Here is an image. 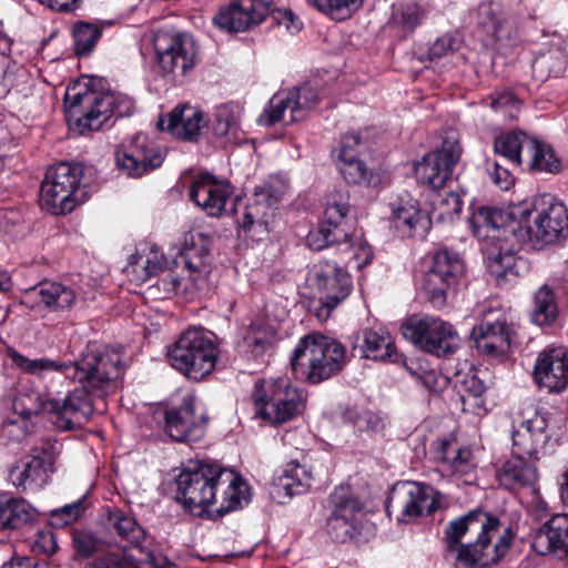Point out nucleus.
<instances>
[{"instance_id":"1","label":"nucleus","mask_w":568,"mask_h":568,"mask_svg":"<svg viewBox=\"0 0 568 568\" xmlns=\"http://www.w3.org/2000/svg\"><path fill=\"white\" fill-rule=\"evenodd\" d=\"M444 535L446 558L464 568H487L497 564L511 544L509 527L481 510L450 520Z\"/></svg>"},{"instance_id":"2","label":"nucleus","mask_w":568,"mask_h":568,"mask_svg":"<svg viewBox=\"0 0 568 568\" xmlns=\"http://www.w3.org/2000/svg\"><path fill=\"white\" fill-rule=\"evenodd\" d=\"M6 354L16 367L27 374L41 378L53 373L71 376L97 398L115 392L123 373L121 354L110 347L100 351L88 345L78 361L69 363L49 357L29 358L12 347Z\"/></svg>"},{"instance_id":"3","label":"nucleus","mask_w":568,"mask_h":568,"mask_svg":"<svg viewBox=\"0 0 568 568\" xmlns=\"http://www.w3.org/2000/svg\"><path fill=\"white\" fill-rule=\"evenodd\" d=\"M178 500L192 514L202 515L213 504L225 514L247 503V484L235 473L201 463L183 469L176 479Z\"/></svg>"},{"instance_id":"4","label":"nucleus","mask_w":568,"mask_h":568,"mask_svg":"<svg viewBox=\"0 0 568 568\" xmlns=\"http://www.w3.org/2000/svg\"><path fill=\"white\" fill-rule=\"evenodd\" d=\"M90 83L89 79L75 80L64 93L65 118L80 134L100 130L113 113L126 116L134 110L126 94L94 90Z\"/></svg>"},{"instance_id":"5","label":"nucleus","mask_w":568,"mask_h":568,"mask_svg":"<svg viewBox=\"0 0 568 568\" xmlns=\"http://www.w3.org/2000/svg\"><path fill=\"white\" fill-rule=\"evenodd\" d=\"M470 225L483 244L488 272L496 281L516 282L523 261L515 256V246L510 243L514 231L504 226L503 213L496 209L480 207L473 214Z\"/></svg>"},{"instance_id":"6","label":"nucleus","mask_w":568,"mask_h":568,"mask_svg":"<svg viewBox=\"0 0 568 568\" xmlns=\"http://www.w3.org/2000/svg\"><path fill=\"white\" fill-rule=\"evenodd\" d=\"M345 363L343 345L323 335H308L296 345L291 358L297 378L318 384L338 373Z\"/></svg>"},{"instance_id":"7","label":"nucleus","mask_w":568,"mask_h":568,"mask_svg":"<svg viewBox=\"0 0 568 568\" xmlns=\"http://www.w3.org/2000/svg\"><path fill=\"white\" fill-rule=\"evenodd\" d=\"M170 365L191 381H201L210 375L216 365L217 348L201 329H186L168 347Z\"/></svg>"},{"instance_id":"8","label":"nucleus","mask_w":568,"mask_h":568,"mask_svg":"<svg viewBox=\"0 0 568 568\" xmlns=\"http://www.w3.org/2000/svg\"><path fill=\"white\" fill-rule=\"evenodd\" d=\"M252 398L256 415L271 424L291 420L303 410L305 403L303 390L284 376L257 382Z\"/></svg>"},{"instance_id":"9","label":"nucleus","mask_w":568,"mask_h":568,"mask_svg":"<svg viewBox=\"0 0 568 568\" xmlns=\"http://www.w3.org/2000/svg\"><path fill=\"white\" fill-rule=\"evenodd\" d=\"M400 331L413 345L436 356L453 354L458 346L457 332L439 317L410 315L403 322Z\"/></svg>"},{"instance_id":"10","label":"nucleus","mask_w":568,"mask_h":568,"mask_svg":"<svg viewBox=\"0 0 568 568\" xmlns=\"http://www.w3.org/2000/svg\"><path fill=\"white\" fill-rule=\"evenodd\" d=\"M81 183V170L61 162L49 168L41 183V207L54 215L71 213L79 200L77 192Z\"/></svg>"},{"instance_id":"11","label":"nucleus","mask_w":568,"mask_h":568,"mask_svg":"<svg viewBox=\"0 0 568 568\" xmlns=\"http://www.w3.org/2000/svg\"><path fill=\"white\" fill-rule=\"evenodd\" d=\"M462 156L458 133L449 130L442 145L427 153L415 168L417 180L433 190L443 189L453 178V171Z\"/></svg>"},{"instance_id":"12","label":"nucleus","mask_w":568,"mask_h":568,"mask_svg":"<svg viewBox=\"0 0 568 568\" xmlns=\"http://www.w3.org/2000/svg\"><path fill=\"white\" fill-rule=\"evenodd\" d=\"M320 101L315 87L305 83L286 93H276L270 100L267 108L258 116L257 122L271 126L276 122L291 124L303 120L307 112L315 108Z\"/></svg>"},{"instance_id":"13","label":"nucleus","mask_w":568,"mask_h":568,"mask_svg":"<svg viewBox=\"0 0 568 568\" xmlns=\"http://www.w3.org/2000/svg\"><path fill=\"white\" fill-rule=\"evenodd\" d=\"M521 217L527 224L526 235L536 244H552L568 234V210L566 205L548 196L542 199V206L531 212L523 211Z\"/></svg>"},{"instance_id":"14","label":"nucleus","mask_w":568,"mask_h":568,"mask_svg":"<svg viewBox=\"0 0 568 568\" xmlns=\"http://www.w3.org/2000/svg\"><path fill=\"white\" fill-rule=\"evenodd\" d=\"M153 48L156 62L165 72L185 75L195 64V44L187 34L160 30L154 34Z\"/></svg>"},{"instance_id":"15","label":"nucleus","mask_w":568,"mask_h":568,"mask_svg":"<svg viewBox=\"0 0 568 568\" xmlns=\"http://www.w3.org/2000/svg\"><path fill=\"white\" fill-rule=\"evenodd\" d=\"M286 191V185L280 180H271L261 187L255 189L252 197L239 214L237 209L234 213L237 215V224L244 231L260 229V233L267 232V225L274 216L276 204Z\"/></svg>"},{"instance_id":"16","label":"nucleus","mask_w":568,"mask_h":568,"mask_svg":"<svg viewBox=\"0 0 568 568\" xmlns=\"http://www.w3.org/2000/svg\"><path fill=\"white\" fill-rule=\"evenodd\" d=\"M116 165L130 178H140L159 168L164 154L154 141L138 133L115 153Z\"/></svg>"},{"instance_id":"17","label":"nucleus","mask_w":568,"mask_h":568,"mask_svg":"<svg viewBox=\"0 0 568 568\" xmlns=\"http://www.w3.org/2000/svg\"><path fill=\"white\" fill-rule=\"evenodd\" d=\"M207 419L193 395L183 397L182 403L165 412V433L176 442H196L205 430Z\"/></svg>"},{"instance_id":"18","label":"nucleus","mask_w":568,"mask_h":568,"mask_svg":"<svg viewBox=\"0 0 568 568\" xmlns=\"http://www.w3.org/2000/svg\"><path fill=\"white\" fill-rule=\"evenodd\" d=\"M94 398L97 396L80 386L69 392L63 399H50L48 413L53 415V424L61 430L80 428L95 410Z\"/></svg>"},{"instance_id":"19","label":"nucleus","mask_w":568,"mask_h":568,"mask_svg":"<svg viewBox=\"0 0 568 568\" xmlns=\"http://www.w3.org/2000/svg\"><path fill=\"white\" fill-rule=\"evenodd\" d=\"M270 0H236L221 7L213 23L226 32H244L262 23L272 10Z\"/></svg>"},{"instance_id":"20","label":"nucleus","mask_w":568,"mask_h":568,"mask_svg":"<svg viewBox=\"0 0 568 568\" xmlns=\"http://www.w3.org/2000/svg\"><path fill=\"white\" fill-rule=\"evenodd\" d=\"M232 194L233 187L227 181L220 180L209 172L196 174L189 190L190 200L213 217L225 212Z\"/></svg>"},{"instance_id":"21","label":"nucleus","mask_w":568,"mask_h":568,"mask_svg":"<svg viewBox=\"0 0 568 568\" xmlns=\"http://www.w3.org/2000/svg\"><path fill=\"white\" fill-rule=\"evenodd\" d=\"M532 377L540 388L560 393L568 387V348L549 347L538 354Z\"/></svg>"},{"instance_id":"22","label":"nucleus","mask_w":568,"mask_h":568,"mask_svg":"<svg viewBox=\"0 0 568 568\" xmlns=\"http://www.w3.org/2000/svg\"><path fill=\"white\" fill-rule=\"evenodd\" d=\"M210 251V237L202 232H189L184 236L180 256L174 261L176 267L187 273V276L173 278L172 284L180 281H204L210 272L207 255Z\"/></svg>"},{"instance_id":"23","label":"nucleus","mask_w":568,"mask_h":568,"mask_svg":"<svg viewBox=\"0 0 568 568\" xmlns=\"http://www.w3.org/2000/svg\"><path fill=\"white\" fill-rule=\"evenodd\" d=\"M209 125L206 114L196 106L181 104L173 108L164 118L159 119L158 128L174 138L197 142Z\"/></svg>"},{"instance_id":"24","label":"nucleus","mask_w":568,"mask_h":568,"mask_svg":"<svg viewBox=\"0 0 568 568\" xmlns=\"http://www.w3.org/2000/svg\"><path fill=\"white\" fill-rule=\"evenodd\" d=\"M547 427L546 416L528 407L513 433L514 450L532 458L548 442Z\"/></svg>"},{"instance_id":"25","label":"nucleus","mask_w":568,"mask_h":568,"mask_svg":"<svg viewBox=\"0 0 568 568\" xmlns=\"http://www.w3.org/2000/svg\"><path fill=\"white\" fill-rule=\"evenodd\" d=\"M430 488L416 481L398 483L388 497L387 510L398 511L397 519L408 523L423 514L424 508H430ZM432 509H429L430 511Z\"/></svg>"},{"instance_id":"26","label":"nucleus","mask_w":568,"mask_h":568,"mask_svg":"<svg viewBox=\"0 0 568 568\" xmlns=\"http://www.w3.org/2000/svg\"><path fill=\"white\" fill-rule=\"evenodd\" d=\"M390 222L402 236H425L432 225V217L420 210L418 201L409 194L398 195L390 202Z\"/></svg>"},{"instance_id":"27","label":"nucleus","mask_w":568,"mask_h":568,"mask_svg":"<svg viewBox=\"0 0 568 568\" xmlns=\"http://www.w3.org/2000/svg\"><path fill=\"white\" fill-rule=\"evenodd\" d=\"M471 337L479 353L490 357L504 356L510 347L507 315L500 314L495 320L481 321L474 326Z\"/></svg>"},{"instance_id":"28","label":"nucleus","mask_w":568,"mask_h":568,"mask_svg":"<svg viewBox=\"0 0 568 568\" xmlns=\"http://www.w3.org/2000/svg\"><path fill=\"white\" fill-rule=\"evenodd\" d=\"M347 489L339 487L332 495L335 509L327 520V532L332 539L344 542L352 538L358 530V509L357 503L349 498H344Z\"/></svg>"},{"instance_id":"29","label":"nucleus","mask_w":568,"mask_h":568,"mask_svg":"<svg viewBox=\"0 0 568 568\" xmlns=\"http://www.w3.org/2000/svg\"><path fill=\"white\" fill-rule=\"evenodd\" d=\"M531 548L542 556L559 552L568 556V514L554 515L536 529L531 538Z\"/></svg>"},{"instance_id":"30","label":"nucleus","mask_w":568,"mask_h":568,"mask_svg":"<svg viewBox=\"0 0 568 568\" xmlns=\"http://www.w3.org/2000/svg\"><path fill=\"white\" fill-rule=\"evenodd\" d=\"M427 284H456L465 277V265L460 256L448 250L435 252L423 264Z\"/></svg>"},{"instance_id":"31","label":"nucleus","mask_w":568,"mask_h":568,"mask_svg":"<svg viewBox=\"0 0 568 568\" xmlns=\"http://www.w3.org/2000/svg\"><path fill=\"white\" fill-rule=\"evenodd\" d=\"M50 399L44 400L41 394L33 389H22L12 400V410L21 417L22 424L18 420L6 422L3 425V435L13 440H21L26 437L24 423L31 416L39 414L41 410L48 412Z\"/></svg>"},{"instance_id":"32","label":"nucleus","mask_w":568,"mask_h":568,"mask_svg":"<svg viewBox=\"0 0 568 568\" xmlns=\"http://www.w3.org/2000/svg\"><path fill=\"white\" fill-rule=\"evenodd\" d=\"M525 455L514 450V455L508 458L498 469L496 478L501 487L509 490L532 487L537 480V468L535 462Z\"/></svg>"},{"instance_id":"33","label":"nucleus","mask_w":568,"mask_h":568,"mask_svg":"<svg viewBox=\"0 0 568 568\" xmlns=\"http://www.w3.org/2000/svg\"><path fill=\"white\" fill-rule=\"evenodd\" d=\"M164 255L156 245L141 244L130 255L124 273L130 282H146L163 271Z\"/></svg>"},{"instance_id":"34","label":"nucleus","mask_w":568,"mask_h":568,"mask_svg":"<svg viewBox=\"0 0 568 568\" xmlns=\"http://www.w3.org/2000/svg\"><path fill=\"white\" fill-rule=\"evenodd\" d=\"M434 458L452 475L468 476L473 468V456L468 448L460 447L455 439H439L433 444Z\"/></svg>"},{"instance_id":"35","label":"nucleus","mask_w":568,"mask_h":568,"mask_svg":"<svg viewBox=\"0 0 568 568\" xmlns=\"http://www.w3.org/2000/svg\"><path fill=\"white\" fill-rule=\"evenodd\" d=\"M50 470L44 466L38 449L34 454L17 463L9 473L11 483L22 490H36L50 479Z\"/></svg>"},{"instance_id":"36","label":"nucleus","mask_w":568,"mask_h":568,"mask_svg":"<svg viewBox=\"0 0 568 568\" xmlns=\"http://www.w3.org/2000/svg\"><path fill=\"white\" fill-rule=\"evenodd\" d=\"M362 343L359 345L364 357L374 361L396 362L397 353L394 338L383 329H364L362 333Z\"/></svg>"},{"instance_id":"37","label":"nucleus","mask_w":568,"mask_h":568,"mask_svg":"<svg viewBox=\"0 0 568 568\" xmlns=\"http://www.w3.org/2000/svg\"><path fill=\"white\" fill-rule=\"evenodd\" d=\"M37 518L38 511L27 500L0 496V531L18 529Z\"/></svg>"},{"instance_id":"38","label":"nucleus","mask_w":568,"mask_h":568,"mask_svg":"<svg viewBox=\"0 0 568 568\" xmlns=\"http://www.w3.org/2000/svg\"><path fill=\"white\" fill-rule=\"evenodd\" d=\"M312 481L313 475L310 469L297 462H291L285 465L273 483L278 495L283 491L285 496L293 497L307 491Z\"/></svg>"},{"instance_id":"39","label":"nucleus","mask_w":568,"mask_h":568,"mask_svg":"<svg viewBox=\"0 0 568 568\" xmlns=\"http://www.w3.org/2000/svg\"><path fill=\"white\" fill-rule=\"evenodd\" d=\"M109 520L121 539L125 540L141 552L148 556L150 555L149 544L151 537L133 517L124 514L122 510L115 509L110 511Z\"/></svg>"},{"instance_id":"40","label":"nucleus","mask_w":568,"mask_h":568,"mask_svg":"<svg viewBox=\"0 0 568 568\" xmlns=\"http://www.w3.org/2000/svg\"><path fill=\"white\" fill-rule=\"evenodd\" d=\"M276 331L277 325L271 320H267V322L257 321L252 323L245 328L240 346L252 356L258 357L263 355L272 344Z\"/></svg>"},{"instance_id":"41","label":"nucleus","mask_w":568,"mask_h":568,"mask_svg":"<svg viewBox=\"0 0 568 568\" xmlns=\"http://www.w3.org/2000/svg\"><path fill=\"white\" fill-rule=\"evenodd\" d=\"M31 286L24 293L23 303L29 304L34 297H40V302L50 310L64 308L70 306L75 293L71 286Z\"/></svg>"},{"instance_id":"42","label":"nucleus","mask_w":568,"mask_h":568,"mask_svg":"<svg viewBox=\"0 0 568 568\" xmlns=\"http://www.w3.org/2000/svg\"><path fill=\"white\" fill-rule=\"evenodd\" d=\"M532 139L524 132L513 131L498 136L495 140L494 150L513 165L518 166L521 164V153L527 154L528 142H531Z\"/></svg>"},{"instance_id":"43","label":"nucleus","mask_w":568,"mask_h":568,"mask_svg":"<svg viewBox=\"0 0 568 568\" xmlns=\"http://www.w3.org/2000/svg\"><path fill=\"white\" fill-rule=\"evenodd\" d=\"M456 383L458 384L464 410L478 414L483 408L481 396L486 390L484 382L474 372H468L460 375Z\"/></svg>"},{"instance_id":"44","label":"nucleus","mask_w":568,"mask_h":568,"mask_svg":"<svg viewBox=\"0 0 568 568\" xmlns=\"http://www.w3.org/2000/svg\"><path fill=\"white\" fill-rule=\"evenodd\" d=\"M527 154L531 170L552 174L560 172V161L550 145L532 139L528 142Z\"/></svg>"},{"instance_id":"45","label":"nucleus","mask_w":568,"mask_h":568,"mask_svg":"<svg viewBox=\"0 0 568 568\" xmlns=\"http://www.w3.org/2000/svg\"><path fill=\"white\" fill-rule=\"evenodd\" d=\"M432 216L439 222H454L458 219L463 202L456 192H437L432 199Z\"/></svg>"},{"instance_id":"46","label":"nucleus","mask_w":568,"mask_h":568,"mask_svg":"<svg viewBox=\"0 0 568 568\" xmlns=\"http://www.w3.org/2000/svg\"><path fill=\"white\" fill-rule=\"evenodd\" d=\"M558 313L555 292L551 286H540L535 294V308L532 311V322L537 325L552 323Z\"/></svg>"},{"instance_id":"47","label":"nucleus","mask_w":568,"mask_h":568,"mask_svg":"<svg viewBox=\"0 0 568 568\" xmlns=\"http://www.w3.org/2000/svg\"><path fill=\"white\" fill-rule=\"evenodd\" d=\"M241 108L225 103L216 108L213 130L219 136L235 135L240 129Z\"/></svg>"},{"instance_id":"48","label":"nucleus","mask_w":568,"mask_h":568,"mask_svg":"<svg viewBox=\"0 0 568 568\" xmlns=\"http://www.w3.org/2000/svg\"><path fill=\"white\" fill-rule=\"evenodd\" d=\"M308 6L335 19L351 16L363 3V0H305Z\"/></svg>"},{"instance_id":"49","label":"nucleus","mask_w":568,"mask_h":568,"mask_svg":"<svg viewBox=\"0 0 568 568\" xmlns=\"http://www.w3.org/2000/svg\"><path fill=\"white\" fill-rule=\"evenodd\" d=\"M101 37V28L95 23L79 22L73 28L77 54H88Z\"/></svg>"},{"instance_id":"50","label":"nucleus","mask_w":568,"mask_h":568,"mask_svg":"<svg viewBox=\"0 0 568 568\" xmlns=\"http://www.w3.org/2000/svg\"><path fill=\"white\" fill-rule=\"evenodd\" d=\"M347 274L331 261L318 262L308 271L307 280L315 284L345 283Z\"/></svg>"},{"instance_id":"51","label":"nucleus","mask_w":568,"mask_h":568,"mask_svg":"<svg viewBox=\"0 0 568 568\" xmlns=\"http://www.w3.org/2000/svg\"><path fill=\"white\" fill-rule=\"evenodd\" d=\"M337 166L347 183L353 184H369L371 172L368 171L365 162L359 156L348 159L336 160Z\"/></svg>"},{"instance_id":"52","label":"nucleus","mask_w":568,"mask_h":568,"mask_svg":"<svg viewBox=\"0 0 568 568\" xmlns=\"http://www.w3.org/2000/svg\"><path fill=\"white\" fill-rule=\"evenodd\" d=\"M87 498L83 496L74 503L64 505L50 513V520L53 526L64 527L78 520L87 509Z\"/></svg>"},{"instance_id":"53","label":"nucleus","mask_w":568,"mask_h":568,"mask_svg":"<svg viewBox=\"0 0 568 568\" xmlns=\"http://www.w3.org/2000/svg\"><path fill=\"white\" fill-rule=\"evenodd\" d=\"M491 109L500 113L506 120L517 118L520 110V101L510 91L496 92L491 94Z\"/></svg>"},{"instance_id":"54","label":"nucleus","mask_w":568,"mask_h":568,"mask_svg":"<svg viewBox=\"0 0 568 568\" xmlns=\"http://www.w3.org/2000/svg\"><path fill=\"white\" fill-rule=\"evenodd\" d=\"M347 241L348 240H344L341 234L324 223H322L317 229L310 231L306 236L307 245L315 251H321L332 244Z\"/></svg>"},{"instance_id":"55","label":"nucleus","mask_w":568,"mask_h":568,"mask_svg":"<svg viewBox=\"0 0 568 568\" xmlns=\"http://www.w3.org/2000/svg\"><path fill=\"white\" fill-rule=\"evenodd\" d=\"M347 213L348 205L345 202L328 203L324 212L323 223L341 234L344 240H349L347 230L343 227Z\"/></svg>"},{"instance_id":"56","label":"nucleus","mask_w":568,"mask_h":568,"mask_svg":"<svg viewBox=\"0 0 568 568\" xmlns=\"http://www.w3.org/2000/svg\"><path fill=\"white\" fill-rule=\"evenodd\" d=\"M344 420L349 422L359 432L376 430L381 426L379 417L369 410L357 412L346 409L343 414Z\"/></svg>"},{"instance_id":"57","label":"nucleus","mask_w":568,"mask_h":568,"mask_svg":"<svg viewBox=\"0 0 568 568\" xmlns=\"http://www.w3.org/2000/svg\"><path fill=\"white\" fill-rule=\"evenodd\" d=\"M334 292H326L324 300L316 308V316L326 320L329 313L351 294V286H332Z\"/></svg>"},{"instance_id":"58","label":"nucleus","mask_w":568,"mask_h":568,"mask_svg":"<svg viewBox=\"0 0 568 568\" xmlns=\"http://www.w3.org/2000/svg\"><path fill=\"white\" fill-rule=\"evenodd\" d=\"M531 70L534 77L540 81H544L551 75L558 77L562 71V63L560 60L555 59L551 54H544L535 59L531 65Z\"/></svg>"},{"instance_id":"59","label":"nucleus","mask_w":568,"mask_h":568,"mask_svg":"<svg viewBox=\"0 0 568 568\" xmlns=\"http://www.w3.org/2000/svg\"><path fill=\"white\" fill-rule=\"evenodd\" d=\"M364 149V143L359 133H346L342 135L339 146L335 151L336 160L359 156L361 150Z\"/></svg>"},{"instance_id":"60","label":"nucleus","mask_w":568,"mask_h":568,"mask_svg":"<svg viewBox=\"0 0 568 568\" xmlns=\"http://www.w3.org/2000/svg\"><path fill=\"white\" fill-rule=\"evenodd\" d=\"M73 545L78 556L89 558L100 549L101 540L92 532L82 531L73 536Z\"/></svg>"},{"instance_id":"61","label":"nucleus","mask_w":568,"mask_h":568,"mask_svg":"<svg viewBox=\"0 0 568 568\" xmlns=\"http://www.w3.org/2000/svg\"><path fill=\"white\" fill-rule=\"evenodd\" d=\"M486 171L494 184L501 190H508L514 184V176L510 171L498 161H486Z\"/></svg>"},{"instance_id":"62","label":"nucleus","mask_w":568,"mask_h":568,"mask_svg":"<svg viewBox=\"0 0 568 568\" xmlns=\"http://www.w3.org/2000/svg\"><path fill=\"white\" fill-rule=\"evenodd\" d=\"M60 444L57 440L52 439H45L41 443L40 446H37L32 449V454H34V450L38 449V454L41 456V460L43 462L44 466H47L50 470H52L54 458L60 453Z\"/></svg>"},{"instance_id":"63","label":"nucleus","mask_w":568,"mask_h":568,"mask_svg":"<svg viewBox=\"0 0 568 568\" xmlns=\"http://www.w3.org/2000/svg\"><path fill=\"white\" fill-rule=\"evenodd\" d=\"M175 286H144V290L135 292L146 303L163 301L174 294Z\"/></svg>"},{"instance_id":"64","label":"nucleus","mask_w":568,"mask_h":568,"mask_svg":"<svg viewBox=\"0 0 568 568\" xmlns=\"http://www.w3.org/2000/svg\"><path fill=\"white\" fill-rule=\"evenodd\" d=\"M92 568H132V566L116 554H106L97 557L91 564Z\"/></svg>"}]
</instances>
